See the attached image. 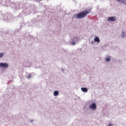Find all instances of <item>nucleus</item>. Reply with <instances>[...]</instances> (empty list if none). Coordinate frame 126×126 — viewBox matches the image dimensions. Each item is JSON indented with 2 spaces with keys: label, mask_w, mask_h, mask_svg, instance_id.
I'll return each instance as SVG.
<instances>
[{
  "label": "nucleus",
  "mask_w": 126,
  "mask_h": 126,
  "mask_svg": "<svg viewBox=\"0 0 126 126\" xmlns=\"http://www.w3.org/2000/svg\"><path fill=\"white\" fill-rule=\"evenodd\" d=\"M81 90L83 92L86 93L88 91V89L86 88H81Z\"/></svg>",
  "instance_id": "nucleus-6"
},
{
  "label": "nucleus",
  "mask_w": 126,
  "mask_h": 126,
  "mask_svg": "<svg viewBox=\"0 0 126 126\" xmlns=\"http://www.w3.org/2000/svg\"><path fill=\"white\" fill-rule=\"evenodd\" d=\"M72 44L73 45H75V42H73Z\"/></svg>",
  "instance_id": "nucleus-14"
},
{
  "label": "nucleus",
  "mask_w": 126,
  "mask_h": 126,
  "mask_svg": "<svg viewBox=\"0 0 126 126\" xmlns=\"http://www.w3.org/2000/svg\"><path fill=\"white\" fill-rule=\"evenodd\" d=\"M4 55V53H0V58H2V57H3Z\"/></svg>",
  "instance_id": "nucleus-10"
},
{
  "label": "nucleus",
  "mask_w": 126,
  "mask_h": 126,
  "mask_svg": "<svg viewBox=\"0 0 126 126\" xmlns=\"http://www.w3.org/2000/svg\"><path fill=\"white\" fill-rule=\"evenodd\" d=\"M110 61H111V58H110V57L106 59V62H110Z\"/></svg>",
  "instance_id": "nucleus-9"
},
{
  "label": "nucleus",
  "mask_w": 126,
  "mask_h": 126,
  "mask_svg": "<svg viewBox=\"0 0 126 126\" xmlns=\"http://www.w3.org/2000/svg\"><path fill=\"white\" fill-rule=\"evenodd\" d=\"M113 126V124H109L108 125V126Z\"/></svg>",
  "instance_id": "nucleus-13"
},
{
  "label": "nucleus",
  "mask_w": 126,
  "mask_h": 126,
  "mask_svg": "<svg viewBox=\"0 0 126 126\" xmlns=\"http://www.w3.org/2000/svg\"><path fill=\"white\" fill-rule=\"evenodd\" d=\"M0 67L7 68V67H8V64L6 63H0Z\"/></svg>",
  "instance_id": "nucleus-3"
},
{
  "label": "nucleus",
  "mask_w": 126,
  "mask_h": 126,
  "mask_svg": "<svg viewBox=\"0 0 126 126\" xmlns=\"http://www.w3.org/2000/svg\"><path fill=\"white\" fill-rule=\"evenodd\" d=\"M90 11L85 10L83 11L74 16V18H77V19H81L82 18H84L86 16L90 13Z\"/></svg>",
  "instance_id": "nucleus-1"
},
{
  "label": "nucleus",
  "mask_w": 126,
  "mask_h": 126,
  "mask_svg": "<svg viewBox=\"0 0 126 126\" xmlns=\"http://www.w3.org/2000/svg\"><path fill=\"white\" fill-rule=\"evenodd\" d=\"M94 42H95L96 43H100V38L97 36L94 37Z\"/></svg>",
  "instance_id": "nucleus-5"
},
{
  "label": "nucleus",
  "mask_w": 126,
  "mask_h": 126,
  "mask_svg": "<svg viewBox=\"0 0 126 126\" xmlns=\"http://www.w3.org/2000/svg\"><path fill=\"white\" fill-rule=\"evenodd\" d=\"M117 17L113 16V17H109L107 18L108 21H117Z\"/></svg>",
  "instance_id": "nucleus-2"
},
{
  "label": "nucleus",
  "mask_w": 126,
  "mask_h": 126,
  "mask_svg": "<svg viewBox=\"0 0 126 126\" xmlns=\"http://www.w3.org/2000/svg\"><path fill=\"white\" fill-rule=\"evenodd\" d=\"M54 96H58L59 95V91H56L54 93Z\"/></svg>",
  "instance_id": "nucleus-8"
},
{
  "label": "nucleus",
  "mask_w": 126,
  "mask_h": 126,
  "mask_svg": "<svg viewBox=\"0 0 126 126\" xmlns=\"http://www.w3.org/2000/svg\"><path fill=\"white\" fill-rule=\"evenodd\" d=\"M90 109H92V110H96L97 107L96 106V104L95 103H94L92 104L90 106Z\"/></svg>",
  "instance_id": "nucleus-4"
},
{
  "label": "nucleus",
  "mask_w": 126,
  "mask_h": 126,
  "mask_svg": "<svg viewBox=\"0 0 126 126\" xmlns=\"http://www.w3.org/2000/svg\"><path fill=\"white\" fill-rule=\"evenodd\" d=\"M122 36L125 37V32H123V33L122 34Z\"/></svg>",
  "instance_id": "nucleus-12"
},
{
  "label": "nucleus",
  "mask_w": 126,
  "mask_h": 126,
  "mask_svg": "<svg viewBox=\"0 0 126 126\" xmlns=\"http://www.w3.org/2000/svg\"><path fill=\"white\" fill-rule=\"evenodd\" d=\"M28 78H31V74H29V75L28 76Z\"/></svg>",
  "instance_id": "nucleus-11"
},
{
  "label": "nucleus",
  "mask_w": 126,
  "mask_h": 126,
  "mask_svg": "<svg viewBox=\"0 0 126 126\" xmlns=\"http://www.w3.org/2000/svg\"><path fill=\"white\" fill-rule=\"evenodd\" d=\"M119 2H122V3H124L126 4V0H117Z\"/></svg>",
  "instance_id": "nucleus-7"
}]
</instances>
